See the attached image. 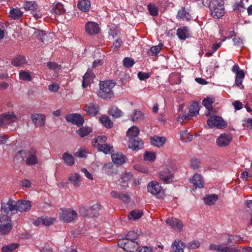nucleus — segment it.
<instances>
[{
    "label": "nucleus",
    "instance_id": "1",
    "mask_svg": "<svg viewBox=\"0 0 252 252\" xmlns=\"http://www.w3.org/2000/svg\"><path fill=\"white\" fill-rule=\"evenodd\" d=\"M223 0H211L209 3L211 15L215 18L222 17L225 13Z\"/></svg>",
    "mask_w": 252,
    "mask_h": 252
},
{
    "label": "nucleus",
    "instance_id": "2",
    "mask_svg": "<svg viewBox=\"0 0 252 252\" xmlns=\"http://www.w3.org/2000/svg\"><path fill=\"white\" fill-rule=\"evenodd\" d=\"M60 210V218L64 222H70L77 219L78 217L76 211L71 208H61Z\"/></svg>",
    "mask_w": 252,
    "mask_h": 252
},
{
    "label": "nucleus",
    "instance_id": "3",
    "mask_svg": "<svg viewBox=\"0 0 252 252\" xmlns=\"http://www.w3.org/2000/svg\"><path fill=\"white\" fill-rule=\"evenodd\" d=\"M118 246L126 252H133L135 250L138 249L139 244L136 241H131L126 238H123L119 240Z\"/></svg>",
    "mask_w": 252,
    "mask_h": 252
},
{
    "label": "nucleus",
    "instance_id": "4",
    "mask_svg": "<svg viewBox=\"0 0 252 252\" xmlns=\"http://www.w3.org/2000/svg\"><path fill=\"white\" fill-rule=\"evenodd\" d=\"M99 85L98 96L103 99L109 98L110 95V80L100 81Z\"/></svg>",
    "mask_w": 252,
    "mask_h": 252
},
{
    "label": "nucleus",
    "instance_id": "5",
    "mask_svg": "<svg viewBox=\"0 0 252 252\" xmlns=\"http://www.w3.org/2000/svg\"><path fill=\"white\" fill-rule=\"evenodd\" d=\"M10 219L7 215L0 216V233L6 234L10 232L12 229Z\"/></svg>",
    "mask_w": 252,
    "mask_h": 252
},
{
    "label": "nucleus",
    "instance_id": "6",
    "mask_svg": "<svg viewBox=\"0 0 252 252\" xmlns=\"http://www.w3.org/2000/svg\"><path fill=\"white\" fill-rule=\"evenodd\" d=\"M148 191L158 198H163L164 194L162 191L161 187L156 181H152L147 186Z\"/></svg>",
    "mask_w": 252,
    "mask_h": 252
},
{
    "label": "nucleus",
    "instance_id": "7",
    "mask_svg": "<svg viewBox=\"0 0 252 252\" xmlns=\"http://www.w3.org/2000/svg\"><path fill=\"white\" fill-rule=\"evenodd\" d=\"M1 210L6 214L12 211H16V203L11 198L6 197L1 203Z\"/></svg>",
    "mask_w": 252,
    "mask_h": 252
},
{
    "label": "nucleus",
    "instance_id": "8",
    "mask_svg": "<svg viewBox=\"0 0 252 252\" xmlns=\"http://www.w3.org/2000/svg\"><path fill=\"white\" fill-rule=\"evenodd\" d=\"M207 125L209 127H217L219 128H224L226 126L225 121L220 116H213L207 120Z\"/></svg>",
    "mask_w": 252,
    "mask_h": 252
},
{
    "label": "nucleus",
    "instance_id": "9",
    "mask_svg": "<svg viewBox=\"0 0 252 252\" xmlns=\"http://www.w3.org/2000/svg\"><path fill=\"white\" fill-rule=\"evenodd\" d=\"M65 119L67 122L71 123L79 127L82 126L84 123V117L78 113L66 115Z\"/></svg>",
    "mask_w": 252,
    "mask_h": 252
},
{
    "label": "nucleus",
    "instance_id": "10",
    "mask_svg": "<svg viewBox=\"0 0 252 252\" xmlns=\"http://www.w3.org/2000/svg\"><path fill=\"white\" fill-rule=\"evenodd\" d=\"M37 150L35 148H32L27 153V157L25 162L28 165H34L38 163L37 157Z\"/></svg>",
    "mask_w": 252,
    "mask_h": 252
},
{
    "label": "nucleus",
    "instance_id": "11",
    "mask_svg": "<svg viewBox=\"0 0 252 252\" xmlns=\"http://www.w3.org/2000/svg\"><path fill=\"white\" fill-rule=\"evenodd\" d=\"M232 139V136L230 133L221 134L216 139L217 145L220 147H226L228 145Z\"/></svg>",
    "mask_w": 252,
    "mask_h": 252
},
{
    "label": "nucleus",
    "instance_id": "12",
    "mask_svg": "<svg viewBox=\"0 0 252 252\" xmlns=\"http://www.w3.org/2000/svg\"><path fill=\"white\" fill-rule=\"evenodd\" d=\"M165 222L171 228L176 231L180 232L183 229L184 226L183 223L178 219L175 218H168L165 220Z\"/></svg>",
    "mask_w": 252,
    "mask_h": 252
},
{
    "label": "nucleus",
    "instance_id": "13",
    "mask_svg": "<svg viewBox=\"0 0 252 252\" xmlns=\"http://www.w3.org/2000/svg\"><path fill=\"white\" fill-rule=\"evenodd\" d=\"M84 111L88 115L91 117H94L99 113V106L98 104L95 103H90L88 105H86Z\"/></svg>",
    "mask_w": 252,
    "mask_h": 252
},
{
    "label": "nucleus",
    "instance_id": "14",
    "mask_svg": "<svg viewBox=\"0 0 252 252\" xmlns=\"http://www.w3.org/2000/svg\"><path fill=\"white\" fill-rule=\"evenodd\" d=\"M112 149L113 147L111 146V159L113 162L118 165L123 164L126 161V156L121 152L114 153V151L112 150Z\"/></svg>",
    "mask_w": 252,
    "mask_h": 252
},
{
    "label": "nucleus",
    "instance_id": "15",
    "mask_svg": "<svg viewBox=\"0 0 252 252\" xmlns=\"http://www.w3.org/2000/svg\"><path fill=\"white\" fill-rule=\"evenodd\" d=\"M85 31L90 35L96 34L100 31L98 24L94 22H89L85 25Z\"/></svg>",
    "mask_w": 252,
    "mask_h": 252
},
{
    "label": "nucleus",
    "instance_id": "16",
    "mask_svg": "<svg viewBox=\"0 0 252 252\" xmlns=\"http://www.w3.org/2000/svg\"><path fill=\"white\" fill-rule=\"evenodd\" d=\"M32 123L37 126H44L45 124V116L42 114H33L31 116Z\"/></svg>",
    "mask_w": 252,
    "mask_h": 252
},
{
    "label": "nucleus",
    "instance_id": "17",
    "mask_svg": "<svg viewBox=\"0 0 252 252\" xmlns=\"http://www.w3.org/2000/svg\"><path fill=\"white\" fill-rule=\"evenodd\" d=\"M94 78L95 75L93 72L90 69H88L86 73L83 76L82 88L83 89L87 88L93 82Z\"/></svg>",
    "mask_w": 252,
    "mask_h": 252
},
{
    "label": "nucleus",
    "instance_id": "18",
    "mask_svg": "<svg viewBox=\"0 0 252 252\" xmlns=\"http://www.w3.org/2000/svg\"><path fill=\"white\" fill-rule=\"evenodd\" d=\"M143 142L139 138H138V139L130 138L128 140V147L133 150L136 151L142 149L143 147Z\"/></svg>",
    "mask_w": 252,
    "mask_h": 252
},
{
    "label": "nucleus",
    "instance_id": "19",
    "mask_svg": "<svg viewBox=\"0 0 252 252\" xmlns=\"http://www.w3.org/2000/svg\"><path fill=\"white\" fill-rule=\"evenodd\" d=\"M31 207V203L29 200H18L16 202V211L27 212L30 210Z\"/></svg>",
    "mask_w": 252,
    "mask_h": 252
},
{
    "label": "nucleus",
    "instance_id": "20",
    "mask_svg": "<svg viewBox=\"0 0 252 252\" xmlns=\"http://www.w3.org/2000/svg\"><path fill=\"white\" fill-rule=\"evenodd\" d=\"M189 182L193 185L195 188H202L204 187V179L202 176L198 173H195L189 180Z\"/></svg>",
    "mask_w": 252,
    "mask_h": 252
},
{
    "label": "nucleus",
    "instance_id": "21",
    "mask_svg": "<svg viewBox=\"0 0 252 252\" xmlns=\"http://www.w3.org/2000/svg\"><path fill=\"white\" fill-rule=\"evenodd\" d=\"M173 177V173L168 169L161 171L159 174V179L166 184L169 183Z\"/></svg>",
    "mask_w": 252,
    "mask_h": 252
},
{
    "label": "nucleus",
    "instance_id": "22",
    "mask_svg": "<svg viewBox=\"0 0 252 252\" xmlns=\"http://www.w3.org/2000/svg\"><path fill=\"white\" fill-rule=\"evenodd\" d=\"M3 125L7 126L15 122L16 117L13 113H7L1 115Z\"/></svg>",
    "mask_w": 252,
    "mask_h": 252
},
{
    "label": "nucleus",
    "instance_id": "23",
    "mask_svg": "<svg viewBox=\"0 0 252 252\" xmlns=\"http://www.w3.org/2000/svg\"><path fill=\"white\" fill-rule=\"evenodd\" d=\"M214 101L215 98L212 96H207L203 100V105L208 110V113L206 114V116L210 115V113L213 112L214 109L212 104Z\"/></svg>",
    "mask_w": 252,
    "mask_h": 252
},
{
    "label": "nucleus",
    "instance_id": "24",
    "mask_svg": "<svg viewBox=\"0 0 252 252\" xmlns=\"http://www.w3.org/2000/svg\"><path fill=\"white\" fill-rule=\"evenodd\" d=\"M166 138L164 137L154 136L150 137L151 143L154 146L158 147H162L166 142Z\"/></svg>",
    "mask_w": 252,
    "mask_h": 252
},
{
    "label": "nucleus",
    "instance_id": "25",
    "mask_svg": "<svg viewBox=\"0 0 252 252\" xmlns=\"http://www.w3.org/2000/svg\"><path fill=\"white\" fill-rule=\"evenodd\" d=\"M189 30L187 27L185 26L180 28L177 30V35L180 39L185 40L189 36Z\"/></svg>",
    "mask_w": 252,
    "mask_h": 252
},
{
    "label": "nucleus",
    "instance_id": "26",
    "mask_svg": "<svg viewBox=\"0 0 252 252\" xmlns=\"http://www.w3.org/2000/svg\"><path fill=\"white\" fill-rule=\"evenodd\" d=\"M27 152L23 150L18 151L14 158L13 161L16 163H19L23 161H25L27 157Z\"/></svg>",
    "mask_w": 252,
    "mask_h": 252
},
{
    "label": "nucleus",
    "instance_id": "27",
    "mask_svg": "<svg viewBox=\"0 0 252 252\" xmlns=\"http://www.w3.org/2000/svg\"><path fill=\"white\" fill-rule=\"evenodd\" d=\"M23 12L18 8H12L9 11V17L13 20H18L23 15Z\"/></svg>",
    "mask_w": 252,
    "mask_h": 252
},
{
    "label": "nucleus",
    "instance_id": "28",
    "mask_svg": "<svg viewBox=\"0 0 252 252\" xmlns=\"http://www.w3.org/2000/svg\"><path fill=\"white\" fill-rule=\"evenodd\" d=\"M80 179V176L77 173L70 174L68 178V180L70 181L75 187H78L80 186L81 182Z\"/></svg>",
    "mask_w": 252,
    "mask_h": 252
},
{
    "label": "nucleus",
    "instance_id": "29",
    "mask_svg": "<svg viewBox=\"0 0 252 252\" xmlns=\"http://www.w3.org/2000/svg\"><path fill=\"white\" fill-rule=\"evenodd\" d=\"M190 14L188 10H186L185 7H182L180 9L177 15V18L178 19H182L189 21L190 18Z\"/></svg>",
    "mask_w": 252,
    "mask_h": 252
},
{
    "label": "nucleus",
    "instance_id": "30",
    "mask_svg": "<svg viewBox=\"0 0 252 252\" xmlns=\"http://www.w3.org/2000/svg\"><path fill=\"white\" fill-rule=\"evenodd\" d=\"M139 134V129L136 126H132L129 128L126 132V136L130 138H136L138 139V135Z\"/></svg>",
    "mask_w": 252,
    "mask_h": 252
},
{
    "label": "nucleus",
    "instance_id": "31",
    "mask_svg": "<svg viewBox=\"0 0 252 252\" xmlns=\"http://www.w3.org/2000/svg\"><path fill=\"white\" fill-rule=\"evenodd\" d=\"M199 104L196 101H194L190 105L189 108V111L188 113L189 116L190 117L196 116L199 114Z\"/></svg>",
    "mask_w": 252,
    "mask_h": 252
},
{
    "label": "nucleus",
    "instance_id": "32",
    "mask_svg": "<svg viewBox=\"0 0 252 252\" xmlns=\"http://www.w3.org/2000/svg\"><path fill=\"white\" fill-rule=\"evenodd\" d=\"M111 195L115 198L122 200L125 202H127L130 199V197L128 194L121 193L116 191H112Z\"/></svg>",
    "mask_w": 252,
    "mask_h": 252
},
{
    "label": "nucleus",
    "instance_id": "33",
    "mask_svg": "<svg viewBox=\"0 0 252 252\" xmlns=\"http://www.w3.org/2000/svg\"><path fill=\"white\" fill-rule=\"evenodd\" d=\"M235 84L241 89H244V86L242 85V82L245 77V73L243 70L238 71L236 73Z\"/></svg>",
    "mask_w": 252,
    "mask_h": 252
},
{
    "label": "nucleus",
    "instance_id": "34",
    "mask_svg": "<svg viewBox=\"0 0 252 252\" xmlns=\"http://www.w3.org/2000/svg\"><path fill=\"white\" fill-rule=\"evenodd\" d=\"M78 8L84 12L88 11L91 6V3L89 0H79L77 4Z\"/></svg>",
    "mask_w": 252,
    "mask_h": 252
},
{
    "label": "nucleus",
    "instance_id": "35",
    "mask_svg": "<svg viewBox=\"0 0 252 252\" xmlns=\"http://www.w3.org/2000/svg\"><path fill=\"white\" fill-rule=\"evenodd\" d=\"M52 11L58 15H61L64 12L63 5L59 2H55L53 3Z\"/></svg>",
    "mask_w": 252,
    "mask_h": 252
},
{
    "label": "nucleus",
    "instance_id": "36",
    "mask_svg": "<svg viewBox=\"0 0 252 252\" xmlns=\"http://www.w3.org/2000/svg\"><path fill=\"white\" fill-rule=\"evenodd\" d=\"M62 159L68 166H72L75 163L74 157L67 152L63 154Z\"/></svg>",
    "mask_w": 252,
    "mask_h": 252
},
{
    "label": "nucleus",
    "instance_id": "37",
    "mask_svg": "<svg viewBox=\"0 0 252 252\" xmlns=\"http://www.w3.org/2000/svg\"><path fill=\"white\" fill-rule=\"evenodd\" d=\"M27 63L26 58L21 55H18L14 58L11 61V64L15 66H18Z\"/></svg>",
    "mask_w": 252,
    "mask_h": 252
},
{
    "label": "nucleus",
    "instance_id": "38",
    "mask_svg": "<svg viewBox=\"0 0 252 252\" xmlns=\"http://www.w3.org/2000/svg\"><path fill=\"white\" fill-rule=\"evenodd\" d=\"M92 129L89 126H82L76 131V133L82 138L84 137L92 132Z\"/></svg>",
    "mask_w": 252,
    "mask_h": 252
},
{
    "label": "nucleus",
    "instance_id": "39",
    "mask_svg": "<svg viewBox=\"0 0 252 252\" xmlns=\"http://www.w3.org/2000/svg\"><path fill=\"white\" fill-rule=\"evenodd\" d=\"M218 198L217 194H211L204 197V201L205 203L208 205H212L215 204Z\"/></svg>",
    "mask_w": 252,
    "mask_h": 252
},
{
    "label": "nucleus",
    "instance_id": "40",
    "mask_svg": "<svg viewBox=\"0 0 252 252\" xmlns=\"http://www.w3.org/2000/svg\"><path fill=\"white\" fill-rule=\"evenodd\" d=\"M131 118V121L138 122L144 119V114L139 110H135Z\"/></svg>",
    "mask_w": 252,
    "mask_h": 252
},
{
    "label": "nucleus",
    "instance_id": "41",
    "mask_svg": "<svg viewBox=\"0 0 252 252\" xmlns=\"http://www.w3.org/2000/svg\"><path fill=\"white\" fill-rule=\"evenodd\" d=\"M143 215V212L139 210H133L130 212L128 217L130 220H136L140 219Z\"/></svg>",
    "mask_w": 252,
    "mask_h": 252
},
{
    "label": "nucleus",
    "instance_id": "42",
    "mask_svg": "<svg viewBox=\"0 0 252 252\" xmlns=\"http://www.w3.org/2000/svg\"><path fill=\"white\" fill-rule=\"evenodd\" d=\"M106 140L107 137L105 135L98 136L96 138L93 140L92 145L94 147H98V145L105 142Z\"/></svg>",
    "mask_w": 252,
    "mask_h": 252
},
{
    "label": "nucleus",
    "instance_id": "43",
    "mask_svg": "<svg viewBox=\"0 0 252 252\" xmlns=\"http://www.w3.org/2000/svg\"><path fill=\"white\" fill-rule=\"evenodd\" d=\"M38 5L34 1H26L24 3V8L26 10H30L34 12L37 10Z\"/></svg>",
    "mask_w": 252,
    "mask_h": 252
},
{
    "label": "nucleus",
    "instance_id": "44",
    "mask_svg": "<svg viewBox=\"0 0 252 252\" xmlns=\"http://www.w3.org/2000/svg\"><path fill=\"white\" fill-rule=\"evenodd\" d=\"M219 252H241L240 250L232 247H224L222 245H219Z\"/></svg>",
    "mask_w": 252,
    "mask_h": 252
},
{
    "label": "nucleus",
    "instance_id": "45",
    "mask_svg": "<svg viewBox=\"0 0 252 252\" xmlns=\"http://www.w3.org/2000/svg\"><path fill=\"white\" fill-rule=\"evenodd\" d=\"M172 247L175 252H184V244L181 241H175Z\"/></svg>",
    "mask_w": 252,
    "mask_h": 252
},
{
    "label": "nucleus",
    "instance_id": "46",
    "mask_svg": "<svg viewBox=\"0 0 252 252\" xmlns=\"http://www.w3.org/2000/svg\"><path fill=\"white\" fill-rule=\"evenodd\" d=\"M139 233L138 230L136 231H129L125 238L131 241H135L138 238Z\"/></svg>",
    "mask_w": 252,
    "mask_h": 252
},
{
    "label": "nucleus",
    "instance_id": "47",
    "mask_svg": "<svg viewBox=\"0 0 252 252\" xmlns=\"http://www.w3.org/2000/svg\"><path fill=\"white\" fill-rule=\"evenodd\" d=\"M123 114L122 111L117 106H113L111 107V117L113 118L117 119L120 118L123 116Z\"/></svg>",
    "mask_w": 252,
    "mask_h": 252
},
{
    "label": "nucleus",
    "instance_id": "48",
    "mask_svg": "<svg viewBox=\"0 0 252 252\" xmlns=\"http://www.w3.org/2000/svg\"><path fill=\"white\" fill-rule=\"evenodd\" d=\"M19 246L17 243H12L9 245H5L1 248L2 252H11L16 249Z\"/></svg>",
    "mask_w": 252,
    "mask_h": 252
},
{
    "label": "nucleus",
    "instance_id": "49",
    "mask_svg": "<svg viewBox=\"0 0 252 252\" xmlns=\"http://www.w3.org/2000/svg\"><path fill=\"white\" fill-rule=\"evenodd\" d=\"M133 177V174L130 172H126L123 175L121 176V179L122 180V182L124 183L122 185L124 187H126L127 184L126 183L130 180Z\"/></svg>",
    "mask_w": 252,
    "mask_h": 252
},
{
    "label": "nucleus",
    "instance_id": "50",
    "mask_svg": "<svg viewBox=\"0 0 252 252\" xmlns=\"http://www.w3.org/2000/svg\"><path fill=\"white\" fill-rule=\"evenodd\" d=\"M80 213L84 217H96V213L94 214H91L89 213V207H85L84 206H81L80 208Z\"/></svg>",
    "mask_w": 252,
    "mask_h": 252
},
{
    "label": "nucleus",
    "instance_id": "51",
    "mask_svg": "<svg viewBox=\"0 0 252 252\" xmlns=\"http://www.w3.org/2000/svg\"><path fill=\"white\" fill-rule=\"evenodd\" d=\"M88 152L85 147H82L79 149L74 154L75 157L81 158H86L87 157Z\"/></svg>",
    "mask_w": 252,
    "mask_h": 252
},
{
    "label": "nucleus",
    "instance_id": "52",
    "mask_svg": "<svg viewBox=\"0 0 252 252\" xmlns=\"http://www.w3.org/2000/svg\"><path fill=\"white\" fill-rule=\"evenodd\" d=\"M19 78L20 80L27 81H31L32 80V77L30 73L24 70H21L20 71Z\"/></svg>",
    "mask_w": 252,
    "mask_h": 252
},
{
    "label": "nucleus",
    "instance_id": "53",
    "mask_svg": "<svg viewBox=\"0 0 252 252\" xmlns=\"http://www.w3.org/2000/svg\"><path fill=\"white\" fill-rule=\"evenodd\" d=\"M123 43V42L121 38H117L113 42V44L112 46H111V48H113V50L114 51H119Z\"/></svg>",
    "mask_w": 252,
    "mask_h": 252
},
{
    "label": "nucleus",
    "instance_id": "54",
    "mask_svg": "<svg viewBox=\"0 0 252 252\" xmlns=\"http://www.w3.org/2000/svg\"><path fill=\"white\" fill-rule=\"evenodd\" d=\"M135 62L133 59L129 57H126L124 59L123 61V65L127 68H129L131 67Z\"/></svg>",
    "mask_w": 252,
    "mask_h": 252
},
{
    "label": "nucleus",
    "instance_id": "55",
    "mask_svg": "<svg viewBox=\"0 0 252 252\" xmlns=\"http://www.w3.org/2000/svg\"><path fill=\"white\" fill-rule=\"evenodd\" d=\"M148 9L150 14L153 16L158 15V9L155 4L150 3L148 5Z\"/></svg>",
    "mask_w": 252,
    "mask_h": 252
},
{
    "label": "nucleus",
    "instance_id": "56",
    "mask_svg": "<svg viewBox=\"0 0 252 252\" xmlns=\"http://www.w3.org/2000/svg\"><path fill=\"white\" fill-rule=\"evenodd\" d=\"M99 120L100 122L106 127H110V119L108 116L103 115L99 117Z\"/></svg>",
    "mask_w": 252,
    "mask_h": 252
},
{
    "label": "nucleus",
    "instance_id": "57",
    "mask_svg": "<svg viewBox=\"0 0 252 252\" xmlns=\"http://www.w3.org/2000/svg\"><path fill=\"white\" fill-rule=\"evenodd\" d=\"M156 155L155 153L146 151L144 155L143 158L145 160L153 161L156 159Z\"/></svg>",
    "mask_w": 252,
    "mask_h": 252
},
{
    "label": "nucleus",
    "instance_id": "58",
    "mask_svg": "<svg viewBox=\"0 0 252 252\" xmlns=\"http://www.w3.org/2000/svg\"><path fill=\"white\" fill-rule=\"evenodd\" d=\"M98 151L102 152L105 154H107L110 152V146L107 144H101L96 147Z\"/></svg>",
    "mask_w": 252,
    "mask_h": 252
},
{
    "label": "nucleus",
    "instance_id": "59",
    "mask_svg": "<svg viewBox=\"0 0 252 252\" xmlns=\"http://www.w3.org/2000/svg\"><path fill=\"white\" fill-rule=\"evenodd\" d=\"M41 220L42 221V224L46 226H49L53 224L55 220V219L49 218L48 217H42Z\"/></svg>",
    "mask_w": 252,
    "mask_h": 252
},
{
    "label": "nucleus",
    "instance_id": "60",
    "mask_svg": "<svg viewBox=\"0 0 252 252\" xmlns=\"http://www.w3.org/2000/svg\"><path fill=\"white\" fill-rule=\"evenodd\" d=\"M162 46H163V44L162 43H160L157 46H152L150 49V51L152 53V56L157 55L158 54V53L160 52V51L161 50Z\"/></svg>",
    "mask_w": 252,
    "mask_h": 252
},
{
    "label": "nucleus",
    "instance_id": "61",
    "mask_svg": "<svg viewBox=\"0 0 252 252\" xmlns=\"http://www.w3.org/2000/svg\"><path fill=\"white\" fill-rule=\"evenodd\" d=\"M245 9L244 4L242 0H240L239 2L236 3L233 5L234 10L237 11V12L241 13V12H243Z\"/></svg>",
    "mask_w": 252,
    "mask_h": 252
},
{
    "label": "nucleus",
    "instance_id": "62",
    "mask_svg": "<svg viewBox=\"0 0 252 252\" xmlns=\"http://www.w3.org/2000/svg\"><path fill=\"white\" fill-rule=\"evenodd\" d=\"M200 161L196 158H192L190 160V166L194 169H198L200 166Z\"/></svg>",
    "mask_w": 252,
    "mask_h": 252
},
{
    "label": "nucleus",
    "instance_id": "63",
    "mask_svg": "<svg viewBox=\"0 0 252 252\" xmlns=\"http://www.w3.org/2000/svg\"><path fill=\"white\" fill-rule=\"evenodd\" d=\"M137 76L140 80H144L150 77V74L148 72H139L138 73Z\"/></svg>",
    "mask_w": 252,
    "mask_h": 252
},
{
    "label": "nucleus",
    "instance_id": "64",
    "mask_svg": "<svg viewBox=\"0 0 252 252\" xmlns=\"http://www.w3.org/2000/svg\"><path fill=\"white\" fill-rule=\"evenodd\" d=\"M243 122H245L244 125H246V126L249 129H252V118L245 119L243 120Z\"/></svg>",
    "mask_w": 252,
    "mask_h": 252
}]
</instances>
